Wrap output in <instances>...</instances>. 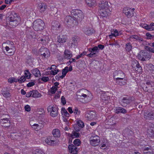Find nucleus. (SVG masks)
<instances>
[{"label": "nucleus", "mask_w": 154, "mask_h": 154, "mask_svg": "<svg viewBox=\"0 0 154 154\" xmlns=\"http://www.w3.org/2000/svg\"><path fill=\"white\" fill-rule=\"evenodd\" d=\"M9 21L8 23L10 27H15L19 23L20 18L17 14L14 12L12 13L9 16Z\"/></svg>", "instance_id": "nucleus-1"}, {"label": "nucleus", "mask_w": 154, "mask_h": 154, "mask_svg": "<svg viewBox=\"0 0 154 154\" xmlns=\"http://www.w3.org/2000/svg\"><path fill=\"white\" fill-rule=\"evenodd\" d=\"M71 14L77 21H81L84 17V15L82 11L79 9L72 10Z\"/></svg>", "instance_id": "nucleus-2"}, {"label": "nucleus", "mask_w": 154, "mask_h": 154, "mask_svg": "<svg viewBox=\"0 0 154 154\" xmlns=\"http://www.w3.org/2000/svg\"><path fill=\"white\" fill-rule=\"evenodd\" d=\"M137 57L140 60L144 61L150 59L151 54L149 52L141 51H140Z\"/></svg>", "instance_id": "nucleus-3"}, {"label": "nucleus", "mask_w": 154, "mask_h": 154, "mask_svg": "<svg viewBox=\"0 0 154 154\" xmlns=\"http://www.w3.org/2000/svg\"><path fill=\"white\" fill-rule=\"evenodd\" d=\"M45 24L41 20H38L35 21L33 24V27L36 31H41L44 28Z\"/></svg>", "instance_id": "nucleus-4"}, {"label": "nucleus", "mask_w": 154, "mask_h": 154, "mask_svg": "<svg viewBox=\"0 0 154 154\" xmlns=\"http://www.w3.org/2000/svg\"><path fill=\"white\" fill-rule=\"evenodd\" d=\"M70 16H66L65 18V22L69 26L72 27L77 26L78 24L77 20Z\"/></svg>", "instance_id": "nucleus-5"}, {"label": "nucleus", "mask_w": 154, "mask_h": 154, "mask_svg": "<svg viewBox=\"0 0 154 154\" xmlns=\"http://www.w3.org/2000/svg\"><path fill=\"white\" fill-rule=\"evenodd\" d=\"M6 117L3 118L0 117V122L3 127H9L10 126V120L8 115H6Z\"/></svg>", "instance_id": "nucleus-6"}, {"label": "nucleus", "mask_w": 154, "mask_h": 154, "mask_svg": "<svg viewBox=\"0 0 154 154\" xmlns=\"http://www.w3.org/2000/svg\"><path fill=\"white\" fill-rule=\"evenodd\" d=\"M146 84H144L142 86V88L144 91L149 92L154 89V84L153 82H147Z\"/></svg>", "instance_id": "nucleus-7"}, {"label": "nucleus", "mask_w": 154, "mask_h": 154, "mask_svg": "<svg viewBox=\"0 0 154 154\" xmlns=\"http://www.w3.org/2000/svg\"><path fill=\"white\" fill-rule=\"evenodd\" d=\"M85 117L87 120L91 121L97 119V116L94 111H88L86 113Z\"/></svg>", "instance_id": "nucleus-8"}, {"label": "nucleus", "mask_w": 154, "mask_h": 154, "mask_svg": "<svg viewBox=\"0 0 154 154\" xmlns=\"http://www.w3.org/2000/svg\"><path fill=\"white\" fill-rule=\"evenodd\" d=\"M39 52L44 58H47L50 56V52L49 50L46 48L42 47L39 50Z\"/></svg>", "instance_id": "nucleus-9"}, {"label": "nucleus", "mask_w": 154, "mask_h": 154, "mask_svg": "<svg viewBox=\"0 0 154 154\" xmlns=\"http://www.w3.org/2000/svg\"><path fill=\"white\" fill-rule=\"evenodd\" d=\"M2 94L5 98H10L11 96L9 88L7 87L3 88L2 90Z\"/></svg>", "instance_id": "nucleus-10"}, {"label": "nucleus", "mask_w": 154, "mask_h": 154, "mask_svg": "<svg viewBox=\"0 0 154 154\" xmlns=\"http://www.w3.org/2000/svg\"><path fill=\"white\" fill-rule=\"evenodd\" d=\"M132 102L131 98L130 97H124L121 101L120 103L122 106L124 107H126V106L130 104Z\"/></svg>", "instance_id": "nucleus-11"}, {"label": "nucleus", "mask_w": 154, "mask_h": 154, "mask_svg": "<svg viewBox=\"0 0 154 154\" xmlns=\"http://www.w3.org/2000/svg\"><path fill=\"white\" fill-rule=\"evenodd\" d=\"M48 112H50V115L53 117H55L58 114V110L57 108L52 106H49L48 108Z\"/></svg>", "instance_id": "nucleus-12"}, {"label": "nucleus", "mask_w": 154, "mask_h": 154, "mask_svg": "<svg viewBox=\"0 0 154 154\" xmlns=\"http://www.w3.org/2000/svg\"><path fill=\"white\" fill-rule=\"evenodd\" d=\"M144 117L146 120L154 119V112L152 111H146L144 113Z\"/></svg>", "instance_id": "nucleus-13"}, {"label": "nucleus", "mask_w": 154, "mask_h": 154, "mask_svg": "<svg viewBox=\"0 0 154 154\" xmlns=\"http://www.w3.org/2000/svg\"><path fill=\"white\" fill-rule=\"evenodd\" d=\"M123 13L128 17H132L134 14L132 9L127 8H124Z\"/></svg>", "instance_id": "nucleus-14"}, {"label": "nucleus", "mask_w": 154, "mask_h": 154, "mask_svg": "<svg viewBox=\"0 0 154 154\" xmlns=\"http://www.w3.org/2000/svg\"><path fill=\"white\" fill-rule=\"evenodd\" d=\"M79 40V38L78 36H75L72 37L69 41V45L72 47L73 45H76Z\"/></svg>", "instance_id": "nucleus-15"}, {"label": "nucleus", "mask_w": 154, "mask_h": 154, "mask_svg": "<svg viewBox=\"0 0 154 154\" xmlns=\"http://www.w3.org/2000/svg\"><path fill=\"white\" fill-rule=\"evenodd\" d=\"M116 83L120 86H123L127 83V80L124 79V78H116Z\"/></svg>", "instance_id": "nucleus-16"}, {"label": "nucleus", "mask_w": 154, "mask_h": 154, "mask_svg": "<svg viewBox=\"0 0 154 154\" xmlns=\"http://www.w3.org/2000/svg\"><path fill=\"white\" fill-rule=\"evenodd\" d=\"M125 76L124 72L121 71H116L113 73V76L116 79V78H124Z\"/></svg>", "instance_id": "nucleus-17"}, {"label": "nucleus", "mask_w": 154, "mask_h": 154, "mask_svg": "<svg viewBox=\"0 0 154 154\" xmlns=\"http://www.w3.org/2000/svg\"><path fill=\"white\" fill-rule=\"evenodd\" d=\"M69 151L72 154H77L78 148L73 145H69L68 146Z\"/></svg>", "instance_id": "nucleus-18"}, {"label": "nucleus", "mask_w": 154, "mask_h": 154, "mask_svg": "<svg viewBox=\"0 0 154 154\" xmlns=\"http://www.w3.org/2000/svg\"><path fill=\"white\" fill-rule=\"evenodd\" d=\"M110 12L109 9H100L99 13L100 15L103 17H106L108 15Z\"/></svg>", "instance_id": "nucleus-19"}, {"label": "nucleus", "mask_w": 154, "mask_h": 154, "mask_svg": "<svg viewBox=\"0 0 154 154\" xmlns=\"http://www.w3.org/2000/svg\"><path fill=\"white\" fill-rule=\"evenodd\" d=\"M87 92V91L85 89H82L79 90L77 92V95L78 96L80 97H82L84 98H86L87 97L86 94V93Z\"/></svg>", "instance_id": "nucleus-20"}, {"label": "nucleus", "mask_w": 154, "mask_h": 154, "mask_svg": "<svg viewBox=\"0 0 154 154\" xmlns=\"http://www.w3.org/2000/svg\"><path fill=\"white\" fill-rule=\"evenodd\" d=\"M47 5L46 4L44 3H41L38 5V9L39 11L41 13H43L47 9Z\"/></svg>", "instance_id": "nucleus-21"}, {"label": "nucleus", "mask_w": 154, "mask_h": 154, "mask_svg": "<svg viewBox=\"0 0 154 154\" xmlns=\"http://www.w3.org/2000/svg\"><path fill=\"white\" fill-rule=\"evenodd\" d=\"M72 56L71 52L68 50H65L64 52V57L67 59H70Z\"/></svg>", "instance_id": "nucleus-22"}, {"label": "nucleus", "mask_w": 154, "mask_h": 154, "mask_svg": "<svg viewBox=\"0 0 154 154\" xmlns=\"http://www.w3.org/2000/svg\"><path fill=\"white\" fill-rule=\"evenodd\" d=\"M99 7L100 8V9H109L108 2L106 1L101 2V3L99 5Z\"/></svg>", "instance_id": "nucleus-23"}, {"label": "nucleus", "mask_w": 154, "mask_h": 154, "mask_svg": "<svg viewBox=\"0 0 154 154\" xmlns=\"http://www.w3.org/2000/svg\"><path fill=\"white\" fill-rule=\"evenodd\" d=\"M116 113L117 114L120 113L125 114L127 112V111L125 109L120 107H116Z\"/></svg>", "instance_id": "nucleus-24"}, {"label": "nucleus", "mask_w": 154, "mask_h": 154, "mask_svg": "<svg viewBox=\"0 0 154 154\" xmlns=\"http://www.w3.org/2000/svg\"><path fill=\"white\" fill-rule=\"evenodd\" d=\"M58 41L59 43H63L66 42V36L64 35H60L57 37Z\"/></svg>", "instance_id": "nucleus-25"}, {"label": "nucleus", "mask_w": 154, "mask_h": 154, "mask_svg": "<svg viewBox=\"0 0 154 154\" xmlns=\"http://www.w3.org/2000/svg\"><path fill=\"white\" fill-rule=\"evenodd\" d=\"M84 31L86 35H90L94 32V30L92 28H86L84 29Z\"/></svg>", "instance_id": "nucleus-26"}, {"label": "nucleus", "mask_w": 154, "mask_h": 154, "mask_svg": "<svg viewBox=\"0 0 154 154\" xmlns=\"http://www.w3.org/2000/svg\"><path fill=\"white\" fill-rule=\"evenodd\" d=\"M154 128H149L147 131V135L149 137L152 138L154 136Z\"/></svg>", "instance_id": "nucleus-27"}, {"label": "nucleus", "mask_w": 154, "mask_h": 154, "mask_svg": "<svg viewBox=\"0 0 154 154\" xmlns=\"http://www.w3.org/2000/svg\"><path fill=\"white\" fill-rule=\"evenodd\" d=\"M52 134L55 137H59L60 136V130L57 129H54L52 132Z\"/></svg>", "instance_id": "nucleus-28"}, {"label": "nucleus", "mask_w": 154, "mask_h": 154, "mask_svg": "<svg viewBox=\"0 0 154 154\" xmlns=\"http://www.w3.org/2000/svg\"><path fill=\"white\" fill-rule=\"evenodd\" d=\"M100 142V140H90V144L94 146H95L98 145Z\"/></svg>", "instance_id": "nucleus-29"}, {"label": "nucleus", "mask_w": 154, "mask_h": 154, "mask_svg": "<svg viewBox=\"0 0 154 154\" xmlns=\"http://www.w3.org/2000/svg\"><path fill=\"white\" fill-rule=\"evenodd\" d=\"M32 91V97L34 98H39L42 96L41 94L37 90H33Z\"/></svg>", "instance_id": "nucleus-30"}, {"label": "nucleus", "mask_w": 154, "mask_h": 154, "mask_svg": "<svg viewBox=\"0 0 154 154\" xmlns=\"http://www.w3.org/2000/svg\"><path fill=\"white\" fill-rule=\"evenodd\" d=\"M5 49L6 51L11 55L14 54L16 51L15 46L12 47L11 48H6Z\"/></svg>", "instance_id": "nucleus-31"}, {"label": "nucleus", "mask_w": 154, "mask_h": 154, "mask_svg": "<svg viewBox=\"0 0 154 154\" xmlns=\"http://www.w3.org/2000/svg\"><path fill=\"white\" fill-rule=\"evenodd\" d=\"M143 153L144 154H153V151L151 147H147L145 148L144 149Z\"/></svg>", "instance_id": "nucleus-32"}, {"label": "nucleus", "mask_w": 154, "mask_h": 154, "mask_svg": "<svg viewBox=\"0 0 154 154\" xmlns=\"http://www.w3.org/2000/svg\"><path fill=\"white\" fill-rule=\"evenodd\" d=\"M32 72L36 77H38L41 75L40 72L37 68L33 69Z\"/></svg>", "instance_id": "nucleus-33"}, {"label": "nucleus", "mask_w": 154, "mask_h": 154, "mask_svg": "<svg viewBox=\"0 0 154 154\" xmlns=\"http://www.w3.org/2000/svg\"><path fill=\"white\" fill-rule=\"evenodd\" d=\"M5 46V49L8 48H11L14 47V43L10 41H8L6 43H4Z\"/></svg>", "instance_id": "nucleus-34"}, {"label": "nucleus", "mask_w": 154, "mask_h": 154, "mask_svg": "<svg viewBox=\"0 0 154 154\" xmlns=\"http://www.w3.org/2000/svg\"><path fill=\"white\" fill-rule=\"evenodd\" d=\"M69 71V67L67 66L64 69L62 70V75L60 76L61 78L63 79L65 77L66 73Z\"/></svg>", "instance_id": "nucleus-35"}, {"label": "nucleus", "mask_w": 154, "mask_h": 154, "mask_svg": "<svg viewBox=\"0 0 154 154\" xmlns=\"http://www.w3.org/2000/svg\"><path fill=\"white\" fill-rule=\"evenodd\" d=\"M111 34L109 35L110 38H111L112 36L116 37L119 35V33L116 29H112L111 30Z\"/></svg>", "instance_id": "nucleus-36"}, {"label": "nucleus", "mask_w": 154, "mask_h": 154, "mask_svg": "<svg viewBox=\"0 0 154 154\" xmlns=\"http://www.w3.org/2000/svg\"><path fill=\"white\" fill-rule=\"evenodd\" d=\"M86 2L88 5L91 7L94 6L96 1L95 0H86Z\"/></svg>", "instance_id": "nucleus-37"}, {"label": "nucleus", "mask_w": 154, "mask_h": 154, "mask_svg": "<svg viewBox=\"0 0 154 154\" xmlns=\"http://www.w3.org/2000/svg\"><path fill=\"white\" fill-rule=\"evenodd\" d=\"M43 123L42 122L41 125H39L38 124H34L32 125L30 124V125L32 126V127L35 129L38 128L40 129L43 127Z\"/></svg>", "instance_id": "nucleus-38"}, {"label": "nucleus", "mask_w": 154, "mask_h": 154, "mask_svg": "<svg viewBox=\"0 0 154 154\" xmlns=\"http://www.w3.org/2000/svg\"><path fill=\"white\" fill-rule=\"evenodd\" d=\"M38 41L40 43L42 44L43 45H45L46 44V40L44 38H37Z\"/></svg>", "instance_id": "nucleus-39"}, {"label": "nucleus", "mask_w": 154, "mask_h": 154, "mask_svg": "<svg viewBox=\"0 0 154 154\" xmlns=\"http://www.w3.org/2000/svg\"><path fill=\"white\" fill-rule=\"evenodd\" d=\"M79 134L77 131H73L72 134L71 135V137L72 138H74L75 137H79Z\"/></svg>", "instance_id": "nucleus-40"}, {"label": "nucleus", "mask_w": 154, "mask_h": 154, "mask_svg": "<svg viewBox=\"0 0 154 154\" xmlns=\"http://www.w3.org/2000/svg\"><path fill=\"white\" fill-rule=\"evenodd\" d=\"M126 46L125 49L128 51H130L132 48L131 43L130 42L127 43L126 45Z\"/></svg>", "instance_id": "nucleus-41"}, {"label": "nucleus", "mask_w": 154, "mask_h": 154, "mask_svg": "<svg viewBox=\"0 0 154 154\" xmlns=\"http://www.w3.org/2000/svg\"><path fill=\"white\" fill-rule=\"evenodd\" d=\"M99 50L97 46H95L93 48H90L89 49V51L90 52H97V51Z\"/></svg>", "instance_id": "nucleus-42"}, {"label": "nucleus", "mask_w": 154, "mask_h": 154, "mask_svg": "<svg viewBox=\"0 0 154 154\" xmlns=\"http://www.w3.org/2000/svg\"><path fill=\"white\" fill-rule=\"evenodd\" d=\"M33 154H45L41 150L38 149H36L34 150L33 152Z\"/></svg>", "instance_id": "nucleus-43"}, {"label": "nucleus", "mask_w": 154, "mask_h": 154, "mask_svg": "<svg viewBox=\"0 0 154 154\" xmlns=\"http://www.w3.org/2000/svg\"><path fill=\"white\" fill-rule=\"evenodd\" d=\"M74 144L76 146H78L81 144V141L79 139L75 140L73 142Z\"/></svg>", "instance_id": "nucleus-44"}, {"label": "nucleus", "mask_w": 154, "mask_h": 154, "mask_svg": "<svg viewBox=\"0 0 154 154\" xmlns=\"http://www.w3.org/2000/svg\"><path fill=\"white\" fill-rule=\"evenodd\" d=\"M31 74L29 72L28 70H26V72L24 73L25 77H26L27 79H29L30 78V75Z\"/></svg>", "instance_id": "nucleus-45"}, {"label": "nucleus", "mask_w": 154, "mask_h": 154, "mask_svg": "<svg viewBox=\"0 0 154 154\" xmlns=\"http://www.w3.org/2000/svg\"><path fill=\"white\" fill-rule=\"evenodd\" d=\"M17 82V80L14 78H11L8 79V82L10 83L14 82Z\"/></svg>", "instance_id": "nucleus-46"}, {"label": "nucleus", "mask_w": 154, "mask_h": 154, "mask_svg": "<svg viewBox=\"0 0 154 154\" xmlns=\"http://www.w3.org/2000/svg\"><path fill=\"white\" fill-rule=\"evenodd\" d=\"M146 38L147 39H152L154 38V35H152L150 34L147 33L146 34Z\"/></svg>", "instance_id": "nucleus-47"}, {"label": "nucleus", "mask_w": 154, "mask_h": 154, "mask_svg": "<svg viewBox=\"0 0 154 154\" xmlns=\"http://www.w3.org/2000/svg\"><path fill=\"white\" fill-rule=\"evenodd\" d=\"M101 98L103 100H106L109 99V97L106 94H103L101 96Z\"/></svg>", "instance_id": "nucleus-48"}, {"label": "nucleus", "mask_w": 154, "mask_h": 154, "mask_svg": "<svg viewBox=\"0 0 154 154\" xmlns=\"http://www.w3.org/2000/svg\"><path fill=\"white\" fill-rule=\"evenodd\" d=\"M62 111L63 112L64 116L67 117L69 116V114L67 111L65 109V108H62Z\"/></svg>", "instance_id": "nucleus-49"}, {"label": "nucleus", "mask_w": 154, "mask_h": 154, "mask_svg": "<svg viewBox=\"0 0 154 154\" xmlns=\"http://www.w3.org/2000/svg\"><path fill=\"white\" fill-rule=\"evenodd\" d=\"M90 140H100V137L99 136L96 135H94L92 136L90 138Z\"/></svg>", "instance_id": "nucleus-50"}, {"label": "nucleus", "mask_w": 154, "mask_h": 154, "mask_svg": "<svg viewBox=\"0 0 154 154\" xmlns=\"http://www.w3.org/2000/svg\"><path fill=\"white\" fill-rule=\"evenodd\" d=\"M26 80V78L25 76H22L18 80H17V81L19 82L20 83H21L23 82H24Z\"/></svg>", "instance_id": "nucleus-51"}, {"label": "nucleus", "mask_w": 154, "mask_h": 154, "mask_svg": "<svg viewBox=\"0 0 154 154\" xmlns=\"http://www.w3.org/2000/svg\"><path fill=\"white\" fill-rule=\"evenodd\" d=\"M39 79L45 82H46L49 80V78L48 77H43Z\"/></svg>", "instance_id": "nucleus-52"}, {"label": "nucleus", "mask_w": 154, "mask_h": 154, "mask_svg": "<svg viewBox=\"0 0 154 154\" xmlns=\"http://www.w3.org/2000/svg\"><path fill=\"white\" fill-rule=\"evenodd\" d=\"M73 111L75 115L77 116L79 115L80 113V111L78 110V109L77 108H75L74 109H73Z\"/></svg>", "instance_id": "nucleus-53"}, {"label": "nucleus", "mask_w": 154, "mask_h": 154, "mask_svg": "<svg viewBox=\"0 0 154 154\" xmlns=\"http://www.w3.org/2000/svg\"><path fill=\"white\" fill-rule=\"evenodd\" d=\"M77 124L78 126L81 128H83L84 126V124L82 121H79L77 122Z\"/></svg>", "instance_id": "nucleus-54"}, {"label": "nucleus", "mask_w": 154, "mask_h": 154, "mask_svg": "<svg viewBox=\"0 0 154 154\" xmlns=\"http://www.w3.org/2000/svg\"><path fill=\"white\" fill-rule=\"evenodd\" d=\"M139 63L138 62L135 60H133L132 61V66L134 68L135 67L136 65Z\"/></svg>", "instance_id": "nucleus-55"}, {"label": "nucleus", "mask_w": 154, "mask_h": 154, "mask_svg": "<svg viewBox=\"0 0 154 154\" xmlns=\"http://www.w3.org/2000/svg\"><path fill=\"white\" fill-rule=\"evenodd\" d=\"M149 69L150 72L154 71V66L152 64H150L149 65Z\"/></svg>", "instance_id": "nucleus-56"}, {"label": "nucleus", "mask_w": 154, "mask_h": 154, "mask_svg": "<svg viewBox=\"0 0 154 154\" xmlns=\"http://www.w3.org/2000/svg\"><path fill=\"white\" fill-rule=\"evenodd\" d=\"M57 88H56V87H54L52 86L51 88V92L52 94H54L55 93V92L57 90Z\"/></svg>", "instance_id": "nucleus-57"}, {"label": "nucleus", "mask_w": 154, "mask_h": 154, "mask_svg": "<svg viewBox=\"0 0 154 154\" xmlns=\"http://www.w3.org/2000/svg\"><path fill=\"white\" fill-rule=\"evenodd\" d=\"M135 67H137V69H136V70L138 72H140L141 70V67L140 66V65L138 63V64H137V65H136L135 66Z\"/></svg>", "instance_id": "nucleus-58"}, {"label": "nucleus", "mask_w": 154, "mask_h": 154, "mask_svg": "<svg viewBox=\"0 0 154 154\" xmlns=\"http://www.w3.org/2000/svg\"><path fill=\"white\" fill-rule=\"evenodd\" d=\"M146 29L148 31L154 30V27H151L150 25H147Z\"/></svg>", "instance_id": "nucleus-59"}, {"label": "nucleus", "mask_w": 154, "mask_h": 154, "mask_svg": "<svg viewBox=\"0 0 154 154\" xmlns=\"http://www.w3.org/2000/svg\"><path fill=\"white\" fill-rule=\"evenodd\" d=\"M49 138H50V143L51 145V146H54L55 144V140H52V137L51 136H49Z\"/></svg>", "instance_id": "nucleus-60"}, {"label": "nucleus", "mask_w": 154, "mask_h": 154, "mask_svg": "<svg viewBox=\"0 0 154 154\" xmlns=\"http://www.w3.org/2000/svg\"><path fill=\"white\" fill-rule=\"evenodd\" d=\"M96 54V52H91V53L87 55V56L91 57H92L94 56L95 57Z\"/></svg>", "instance_id": "nucleus-61"}, {"label": "nucleus", "mask_w": 154, "mask_h": 154, "mask_svg": "<svg viewBox=\"0 0 154 154\" xmlns=\"http://www.w3.org/2000/svg\"><path fill=\"white\" fill-rule=\"evenodd\" d=\"M25 110L27 112H29L31 110V108L30 106L29 105H26L24 107Z\"/></svg>", "instance_id": "nucleus-62"}, {"label": "nucleus", "mask_w": 154, "mask_h": 154, "mask_svg": "<svg viewBox=\"0 0 154 154\" xmlns=\"http://www.w3.org/2000/svg\"><path fill=\"white\" fill-rule=\"evenodd\" d=\"M50 139H51L49 138V137L47 138L45 140V142L46 143H47L48 145H51V143H50Z\"/></svg>", "instance_id": "nucleus-63"}, {"label": "nucleus", "mask_w": 154, "mask_h": 154, "mask_svg": "<svg viewBox=\"0 0 154 154\" xmlns=\"http://www.w3.org/2000/svg\"><path fill=\"white\" fill-rule=\"evenodd\" d=\"M59 70L58 69L52 70L51 71V73L53 75H54L57 73V72L59 71Z\"/></svg>", "instance_id": "nucleus-64"}]
</instances>
